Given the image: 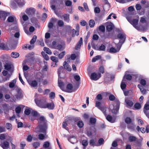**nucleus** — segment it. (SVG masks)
<instances>
[{"instance_id":"f257e3e1","label":"nucleus","mask_w":149,"mask_h":149,"mask_svg":"<svg viewBox=\"0 0 149 149\" xmlns=\"http://www.w3.org/2000/svg\"><path fill=\"white\" fill-rule=\"evenodd\" d=\"M95 106L99 109L103 113L104 115L106 117V119L109 122L111 123H114L115 122V120L113 119L112 116L110 115H107L106 113V107L104 105L101 104L100 102L97 101L95 103Z\"/></svg>"},{"instance_id":"f03ea898","label":"nucleus","mask_w":149,"mask_h":149,"mask_svg":"<svg viewBox=\"0 0 149 149\" xmlns=\"http://www.w3.org/2000/svg\"><path fill=\"white\" fill-rule=\"evenodd\" d=\"M52 45L55 49L59 51L63 50L65 47V44L64 41L61 39H57L54 40L52 42Z\"/></svg>"},{"instance_id":"7ed1b4c3","label":"nucleus","mask_w":149,"mask_h":149,"mask_svg":"<svg viewBox=\"0 0 149 149\" xmlns=\"http://www.w3.org/2000/svg\"><path fill=\"white\" fill-rule=\"evenodd\" d=\"M79 87V85L77 86H74L73 87L72 84L70 83L68 84L66 86L67 90H64V91L68 93H71L73 91H76Z\"/></svg>"},{"instance_id":"20e7f679","label":"nucleus","mask_w":149,"mask_h":149,"mask_svg":"<svg viewBox=\"0 0 149 149\" xmlns=\"http://www.w3.org/2000/svg\"><path fill=\"white\" fill-rule=\"evenodd\" d=\"M35 102L36 105L39 107L45 109L46 103L45 100L35 99Z\"/></svg>"},{"instance_id":"39448f33","label":"nucleus","mask_w":149,"mask_h":149,"mask_svg":"<svg viewBox=\"0 0 149 149\" xmlns=\"http://www.w3.org/2000/svg\"><path fill=\"white\" fill-rule=\"evenodd\" d=\"M101 77L100 73H98L97 74L96 73L94 72L91 74L90 77L92 80L96 81L99 79Z\"/></svg>"},{"instance_id":"423d86ee","label":"nucleus","mask_w":149,"mask_h":149,"mask_svg":"<svg viewBox=\"0 0 149 149\" xmlns=\"http://www.w3.org/2000/svg\"><path fill=\"white\" fill-rule=\"evenodd\" d=\"M43 124V125H40L39 128L41 132L46 134V131L47 128V123Z\"/></svg>"},{"instance_id":"0eeeda50","label":"nucleus","mask_w":149,"mask_h":149,"mask_svg":"<svg viewBox=\"0 0 149 149\" xmlns=\"http://www.w3.org/2000/svg\"><path fill=\"white\" fill-rule=\"evenodd\" d=\"M120 102L118 101L116 102V105L113 109L111 110V112L114 114H116L118 112L119 109Z\"/></svg>"},{"instance_id":"6e6552de","label":"nucleus","mask_w":149,"mask_h":149,"mask_svg":"<svg viewBox=\"0 0 149 149\" xmlns=\"http://www.w3.org/2000/svg\"><path fill=\"white\" fill-rule=\"evenodd\" d=\"M8 12L4 11H0V18L2 20L4 21L7 16L8 15Z\"/></svg>"},{"instance_id":"1a4fd4ad","label":"nucleus","mask_w":149,"mask_h":149,"mask_svg":"<svg viewBox=\"0 0 149 149\" xmlns=\"http://www.w3.org/2000/svg\"><path fill=\"white\" fill-rule=\"evenodd\" d=\"M36 12V10L33 8H27L26 10V13L29 15H34Z\"/></svg>"},{"instance_id":"9d476101","label":"nucleus","mask_w":149,"mask_h":149,"mask_svg":"<svg viewBox=\"0 0 149 149\" xmlns=\"http://www.w3.org/2000/svg\"><path fill=\"white\" fill-rule=\"evenodd\" d=\"M117 38L122 40V42L123 43L125 42L126 38V35L124 33H119L117 35Z\"/></svg>"},{"instance_id":"9b49d317","label":"nucleus","mask_w":149,"mask_h":149,"mask_svg":"<svg viewBox=\"0 0 149 149\" xmlns=\"http://www.w3.org/2000/svg\"><path fill=\"white\" fill-rule=\"evenodd\" d=\"M89 144L91 146H98L99 144L97 143V140L96 138L92 139L90 140L89 141Z\"/></svg>"},{"instance_id":"f8f14e48","label":"nucleus","mask_w":149,"mask_h":149,"mask_svg":"<svg viewBox=\"0 0 149 149\" xmlns=\"http://www.w3.org/2000/svg\"><path fill=\"white\" fill-rule=\"evenodd\" d=\"M19 7H23L25 4V2L24 0H14Z\"/></svg>"},{"instance_id":"ddd939ff","label":"nucleus","mask_w":149,"mask_h":149,"mask_svg":"<svg viewBox=\"0 0 149 149\" xmlns=\"http://www.w3.org/2000/svg\"><path fill=\"white\" fill-rule=\"evenodd\" d=\"M54 107L55 105L53 102L46 103V105L45 109L47 108L49 109L53 110Z\"/></svg>"},{"instance_id":"4468645a","label":"nucleus","mask_w":149,"mask_h":149,"mask_svg":"<svg viewBox=\"0 0 149 149\" xmlns=\"http://www.w3.org/2000/svg\"><path fill=\"white\" fill-rule=\"evenodd\" d=\"M82 43V38H81L78 43L77 44L76 46L75 47V49L76 50H78V49H80L81 48Z\"/></svg>"},{"instance_id":"2eb2a0df","label":"nucleus","mask_w":149,"mask_h":149,"mask_svg":"<svg viewBox=\"0 0 149 149\" xmlns=\"http://www.w3.org/2000/svg\"><path fill=\"white\" fill-rule=\"evenodd\" d=\"M9 143L7 141H4L3 143H1V147L3 149H8L9 148Z\"/></svg>"},{"instance_id":"dca6fc26","label":"nucleus","mask_w":149,"mask_h":149,"mask_svg":"<svg viewBox=\"0 0 149 149\" xmlns=\"http://www.w3.org/2000/svg\"><path fill=\"white\" fill-rule=\"evenodd\" d=\"M114 27L113 24L111 22L107 26V30L109 32L111 31L113 29Z\"/></svg>"},{"instance_id":"f3484780","label":"nucleus","mask_w":149,"mask_h":149,"mask_svg":"<svg viewBox=\"0 0 149 149\" xmlns=\"http://www.w3.org/2000/svg\"><path fill=\"white\" fill-rule=\"evenodd\" d=\"M63 19L65 21L67 22H69L70 20L69 16L70 15L68 14H65L63 15Z\"/></svg>"},{"instance_id":"a211bd4d","label":"nucleus","mask_w":149,"mask_h":149,"mask_svg":"<svg viewBox=\"0 0 149 149\" xmlns=\"http://www.w3.org/2000/svg\"><path fill=\"white\" fill-rule=\"evenodd\" d=\"M139 22V19H134L132 20L131 24H132L133 26L136 29V25Z\"/></svg>"},{"instance_id":"6ab92c4d","label":"nucleus","mask_w":149,"mask_h":149,"mask_svg":"<svg viewBox=\"0 0 149 149\" xmlns=\"http://www.w3.org/2000/svg\"><path fill=\"white\" fill-rule=\"evenodd\" d=\"M63 66L64 67V68L66 69L67 70L69 71H70L71 70V68L69 67V65H68V64L67 63L66 61H64L63 63Z\"/></svg>"},{"instance_id":"aec40b11","label":"nucleus","mask_w":149,"mask_h":149,"mask_svg":"<svg viewBox=\"0 0 149 149\" xmlns=\"http://www.w3.org/2000/svg\"><path fill=\"white\" fill-rule=\"evenodd\" d=\"M102 96L101 94H98L95 98V100L96 102L97 101L99 102V101H101L102 99ZM96 102H95L96 103Z\"/></svg>"},{"instance_id":"412c9836","label":"nucleus","mask_w":149,"mask_h":149,"mask_svg":"<svg viewBox=\"0 0 149 149\" xmlns=\"http://www.w3.org/2000/svg\"><path fill=\"white\" fill-rule=\"evenodd\" d=\"M58 79L59 78H58ZM58 86L60 87V88L61 89V90L62 91H64V90L63 88L64 86V84L63 82V81H62L61 80L58 79Z\"/></svg>"},{"instance_id":"4be33fe9","label":"nucleus","mask_w":149,"mask_h":149,"mask_svg":"<svg viewBox=\"0 0 149 149\" xmlns=\"http://www.w3.org/2000/svg\"><path fill=\"white\" fill-rule=\"evenodd\" d=\"M34 47V45H30L29 44H26L24 45V46L22 47V48L23 49L26 48L28 47V49L29 50H31Z\"/></svg>"},{"instance_id":"5701e85b","label":"nucleus","mask_w":149,"mask_h":149,"mask_svg":"<svg viewBox=\"0 0 149 149\" xmlns=\"http://www.w3.org/2000/svg\"><path fill=\"white\" fill-rule=\"evenodd\" d=\"M39 120L40 123L44 124L47 123L46 120L43 116L40 117L39 118Z\"/></svg>"},{"instance_id":"b1692460","label":"nucleus","mask_w":149,"mask_h":149,"mask_svg":"<svg viewBox=\"0 0 149 149\" xmlns=\"http://www.w3.org/2000/svg\"><path fill=\"white\" fill-rule=\"evenodd\" d=\"M29 84L31 86L34 87H36L38 85V83L36 80L31 81Z\"/></svg>"},{"instance_id":"393cba45","label":"nucleus","mask_w":149,"mask_h":149,"mask_svg":"<svg viewBox=\"0 0 149 149\" xmlns=\"http://www.w3.org/2000/svg\"><path fill=\"white\" fill-rule=\"evenodd\" d=\"M7 47L6 46L5 44L1 42L0 40V49L3 50H7Z\"/></svg>"},{"instance_id":"a878e982","label":"nucleus","mask_w":149,"mask_h":149,"mask_svg":"<svg viewBox=\"0 0 149 149\" xmlns=\"http://www.w3.org/2000/svg\"><path fill=\"white\" fill-rule=\"evenodd\" d=\"M128 140L130 142H132L136 141L137 139L135 136H131L129 137Z\"/></svg>"},{"instance_id":"bb28decb","label":"nucleus","mask_w":149,"mask_h":149,"mask_svg":"<svg viewBox=\"0 0 149 149\" xmlns=\"http://www.w3.org/2000/svg\"><path fill=\"white\" fill-rule=\"evenodd\" d=\"M101 58V56L100 55H97L95 57H93L92 60V62H96L97 61H98L99 59H100Z\"/></svg>"},{"instance_id":"cd10ccee","label":"nucleus","mask_w":149,"mask_h":149,"mask_svg":"<svg viewBox=\"0 0 149 149\" xmlns=\"http://www.w3.org/2000/svg\"><path fill=\"white\" fill-rule=\"evenodd\" d=\"M6 127L7 129L9 131H10L12 129V124L10 123H7L6 125Z\"/></svg>"},{"instance_id":"c85d7f7f","label":"nucleus","mask_w":149,"mask_h":149,"mask_svg":"<svg viewBox=\"0 0 149 149\" xmlns=\"http://www.w3.org/2000/svg\"><path fill=\"white\" fill-rule=\"evenodd\" d=\"M19 56V54L18 53L16 52H13L11 54V56L13 58H17Z\"/></svg>"},{"instance_id":"c756f323","label":"nucleus","mask_w":149,"mask_h":149,"mask_svg":"<svg viewBox=\"0 0 149 149\" xmlns=\"http://www.w3.org/2000/svg\"><path fill=\"white\" fill-rule=\"evenodd\" d=\"M43 50L47 54L49 55H51L52 54V52L51 50L48 47H45L43 48Z\"/></svg>"},{"instance_id":"7c9ffc66","label":"nucleus","mask_w":149,"mask_h":149,"mask_svg":"<svg viewBox=\"0 0 149 149\" xmlns=\"http://www.w3.org/2000/svg\"><path fill=\"white\" fill-rule=\"evenodd\" d=\"M37 38V36H34L31 40L30 41V43L32 45H33L34 43L36 41V39Z\"/></svg>"},{"instance_id":"2f4dec72","label":"nucleus","mask_w":149,"mask_h":149,"mask_svg":"<svg viewBox=\"0 0 149 149\" xmlns=\"http://www.w3.org/2000/svg\"><path fill=\"white\" fill-rule=\"evenodd\" d=\"M55 20V19L54 18H51V22H49L48 24V27L49 29H51L52 28L53 24L52 22H54Z\"/></svg>"},{"instance_id":"473e14b6","label":"nucleus","mask_w":149,"mask_h":149,"mask_svg":"<svg viewBox=\"0 0 149 149\" xmlns=\"http://www.w3.org/2000/svg\"><path fill=\"white\" fill-rule=\"evenodd\" d=\"M149 110V104H146L144 105L143 111L146 116H147V110Z\"/></svg>"},{"instance_id":"72a5a7b5","label":"nucleus","mask_w":149,"mask_h":149,"mask_svg":"<svg viewBox=\"0 0 149 149\" xmlns=\"http://www.w3.org/2000/svg\"><path fill=\"white\" fill-rule=\"evenodd\" d=\"M50 59L52 61L55 63V65H56V63L58 62V58L56 56H52L50 57Z\"/></svg>"},{"instance_id":"f704fd0d","label":"nucleus","mask_w":149,"mask_h":149,"mask_svg":"<svg viewBox=\"0 0 149 149\" xmlns=\"http://www.w3.org/2000/svg\"><path fill=\"white\" fill-rule=\"evenodd\" d=\"M89 24L90 27H93L95 25V22L94 20L93 19L90 20L89 22Z\"/></svg>"},{"instance_id":"c9c22d12","label":"nucleus","mask_w":149,"mask_h":149,"mask_svg":"<svg viewBox=\"0 0 149 149\" xmlns=\"http://www.w3.org/2000/svg\"><path fill=\"white\" fill-rule=\"evenodd\" d=\"M41 54L46 60L47 61L49 59V58L48 55L47 54H46L45 52H41Z\"/></svg>"},{"instance_id":"e433bc0d","label":"nucleus","mask_w":149,"mask_h":149,"mask_svg":"<svg viewBox=\"0 0 149 149\" xmlns=\"http://www.w3.org/2000/svg\"><path fill=\"white\" fill-rule=\"evenodd\" d=\"M120 50V49L117 51L115 48L112 47L109 49V52L111 53H115L118 52Z\"/></svg>"},{"instance_id":"4c0bfd02","label":"nucleus","mask_w":149,"mask_h":149,"mask_svg":"<svg viewBox=\"0 0 149 149\" xmlns=\"http://www.w3.org/2000/svg\"><path fill=\"white\" fill-rule=\"evenodd\" d=\"M125 122L127 124H130L132 122V120L130 117H126L125 119Z\"/></svg>"},{"instance_id":"58836bf2","label":"nucleus","mask_w":149,"mask_h":149,"mask_svg":"<svg viewBox=\"0 0 149 149\" xmlns=\"http://www.w3.org/2000/svg\"><path fill=\"white\" fill-rule=\"evenodd\" d=\"M99 73L102 74H103L104 72V67L102 66H101L99 68Z\"/></svg>"},{"instance_id":"ea45409f","label":"nucleus","mask_w":149,"mask_h":149,"mask_svg":"<svg viewBox=\"0 0 149 149\" xmlns=\"http://www.w3.org/2000/svg\"><path fill=\"white\" fill-rule=\"evenodd\" d=\"M5 68L8 70H9L11 68V65L9 63H7L4 65Z\"/></svg>"},{"instance_id":"a19ab883","label":"nucleus","mask_w":149,"mask_h":149,"mask_svg":"<svg viewBox=\"0 0 149 149\" xmlns=\"http://www.w3.org/2000/svg\"><path fill=\"white\" fill-rule=\"evenodd\" d=\"M57 24L59 27H63L64 26V23L62 20H58L57 22Z\"/></svg>"},{"instance_id":"79ce46f5","label":"nucleus","mask_w":149,"mask_h":149,"mask_svg":"<svg viewBox=\"0 0 149 149\" xmlns=\"http://www.w3.org/2000/svg\"><path fill=\"white\" fill-rule=\"evenodd\" d=\"M99 30L102 32H104L105 31V27L103 25H101L99 26Z\"/></svg>"},{"instance_id":"37998d69","label":"nucleus","mask_w":149,"mask_h":149,"mask_svg":"<svg viewBox=\"0 0 149 149\" xmlns=\"http://www.w3.org/2000/svg\"><path fill=\"white\" fill-rule=\"evenodd\" d=\"M105 48L106 47L103 44H102L97 50L99 51H104L105 50Z\"/></svg>"},{"instance_id":"c03bdc74","label":"nucleus","mask_w":149,"mask_h":149,"mask_svg":"<svg viewBox=\"0 0 149 149\" xmlns=\"http://www.w3.org/2000/svg\"><path fill=\"white\" fill-rule=\"evenodd\" d=\"M64 69V68L62 66H61L59 67V68L58 69V76L59 78H61L60 77V74L61 73V71L62 70Z\"/></svg>"},{"instance_id":"a18cd8bd","label":"nucleus","mask_w":149,"mask_h":149,"mask_svg":"<svg viewBox=\"0 0 149 149\" xmlns=\"http://www.w3.org/2000/svg\"><path fill=\"white\" fill-rule=\"evenodd\" d=\"M65 54V51L62 52L60 54H59L58 56V57L59 59H62L63 57L64 56Z\"/></svg>"},{"instance_id":"49530a36","label":"nucleus","mask_w":149,"mask_h":149,"mask_svg":"<svg viewBox=\"0 0 149 149\" xmlns=\"http://www.w3.org/2000/svg\"><path fill=\"white\" fill-rule=\"evenodd\" d=\"M40 145L39 143L38 142H34L33 144V146L35 148H36L38 147Z\"/></svg>"},{"instance_id":"de8ad7c7","label":"nucleus","mask_w":149,"mask_h":149,"mask_svg":"<svg viewBox=\"0 0 149 149\" xmlns=\"http://www.w3.org/2000/svg\"><path fill=\"white\" fill-rule=\"evenodd\" d=\"M77 126L79 128H82L84 126V123L82 121H79L77 123Z\"/></svg>"},{"instance_id":"09e8293b","label":"nucleus","mask_w":149,"mask_h":149,"mask_svg":"<svg viewBox=\"0 0 149 149\" xmlns=\"http://www.w3.org/2000/svg\"><path fill=\"white\" fill-rule=\"evenodd\" d=\"M90 122L91 124H95L96 122V119L93 118H91L90 119Z\"/></svg>"},{"instance_id":"8fccbe9b","label":"nucleus","mask_w":149,"mask_h":149,"mask_svg":"<svg viewBox=\"0 0 149 149\" xmlns=\"http://www.w3.org/2000/svg\"><path fill=\"white\" fill-rule=\"evenodd\" d=\"M55 97V94L54 92H52L49 95V97L51 99H54Z\"/></svg>"},{"instance_id":"3c124183","label":"nucleus","mask_w":149,"mask_h":149,"mask_svg":"<svg viewBox=\"0 0 149 149\" xmlns=\"http://www.w3.org/2000/svg\"><path fill=\"white\" fill-rule=\"evenodd\" d=\"M104 141V140L102 138H101L99 139L98 141V143H97L99 144V146L103 144Z\"/></svg>"},{"instance_id":"603ef678","label":"nucleus","mask_w":149,"mask_h":149,"mask_svg":"<svg viewBox=\"0 0 149 149\" xmlns=\"http://www.w3.org/2000/svg\"><path fill=\"white\" fill-rule=\"evenodd\" d=\"M126 77V79L129 81L131 80L132 78V76L130 74H127L126 75H125L124 76Z\"/></svg>"},{"instance_id":"864d4df0","label":"nucleus","mask_w":149,"mask_h":149,"mask_svg":"<svg viewBox=\"0 0 149 149\" xmlns=\"http://www.w3.org/2000/svg\"><path fill=\"white\" fill-rule=\"evenodd\" d=\"M116 97L113 94H111L109 96V99L111 101H113L115 100Z\"/></svg>"},{"instance_id":"5fc2aeb1","label":"nucleus","mask_w":149,"mask_h":149,"mask_svg":"<svg viewBox=\"0 0 149 149\" xmlns=\"http://www.w3.org/2000/svg\"><path fill=\"white\" fill-rule=\"evenodd\" d=\"M14 18L13 16H10L7 19V21L9 22H14Z\"/></svg>"},{"instance_id":"6e6d98bb","label":"nucleus","mask_w":149,"mask_h":149,"mask_svg":"<svg viewBox=\"0 0 149 149\" xmlns=\"http://www.w3.org/2000/svg\"><path fill=\"white\" fill-rule=\"evenodd\" d=\"M21 110V108L20 107H17L15 108V111L16 113H20Z\"/></svg>"},{"instance_id":"4d7b16f0","label":"nucleus","mask_w":149,"mask_h":149,"mask_svg":"<svg viewBox=\"0 0 149 149\" xmlns=\"http://www.w3.org/2000/svg\"><path fill=\"white\" fill-rule=\"evenodd\" d=\"M49 143L48 141H46L44 143L43 146L45 148H47L49 147Z\"/></svg>"},{"instance_id":"13d9d810","label":"nucleus","mask_w":149,"mask_h":149,"mask_svg":"<svg viewBox=\"0 0 149 149\" xmlns=\"http://www.w3.org/2000/svg\"><path fill=\"white\" fill-rule=\"evenodd\" d=\"M126 103L127 105L130 107H132L133 105V102L130 100H128L127 101Z\"/></svg>"},{"instance_id":"bf43d9fd","label":"nucleus","mask_w":149,"mask_h":149,"mask_svg":"<svg viewBox=\"0 0 149 149\" xmlns=\"http://www.w3.org/2000/svg\"><path fill=\"white\" fill-rule=\"evenodd\" d=\"M88 144V141L86 140H84L82 141V144L85 147H86L87 146Z\"/></svg>"},{"instance_id":"052dcab7","label":"nucleus","mask_w":149,"mask_h":149,"mask_svg":"<svg viewBox=\"0 0 149 149\" xmlns=\"http://www.w3.org/2000/svg\"><path fill=\"white\" fill-rule=\"evenodd\" d=\"M134 107L136 109H139L141 108V105L139 103H137L135 104Z\"/></svg>"},{"instance_id":"680f3d73","label":"nucleus","mask_w":149,"mask_h":149,"mask_svg":"<svg viewBox=\"0 0 149 149\" xmlns=\"http://www.w3.org/2000/svg\"><path fill=\"white\" fill-rule=\"evenodd\" d=\"M94 12L96 13H99L100 12V10L98 7H96L94 10Z\"/></svg>"},{"instance_id":"e2e57ef3","label":"nucleus","mask_w":149,"mask_h":149,"mask_svg":"<svg viewBox=\"0 0 149 149\" xmlns=\"http://www.w3.org/2000/svg\"><path fill=\"white\" fill-rule=\"evenodd\" d=\"M6 134H1L0 135V140H3L5 139H6Z\"/></svg>"},{"instance_id":"0e129e2a","label":"nucleus","mask_w":149,"mask_h":149,"mask_svg":"<svg viewBox=\"0 0 149 149\" xmlns=\"http://www.w3.org/2000/svg\"><path fill=\"white\" fill-rule=\"evenodd\" d=\"M65 4L67 6H70L72 4V2L70 0L66 1L65 2Z\"/></svg>"},{"instance_id":"69168bd1","label":"nucleus","mask_w":149,"mask_h":149,"mask_svg":"<svg viewBox=\"0 0 149 149\" xmlns=\"http://www.w3.org/2000/svg\"><path fill=\"white\" fill-rule=\"evenodd\" d=\"M140 83L142 85L144 86L146 84V82L145 80L142 79L140 80Z\"/></svg>"},{"instance_id":"338daca9","label":"nucleus","mask_w":149,"mask_h":149,"mask_svg":"<svg viewBox=\"0 0 149 149\" xmlns=\"http://www.w3.org/2000/svg\"><path fill=\"white\" fill-rule=\"evenodd\" d=\"M45 138V136L42 134H40L38 135V138L40 140H43Z\"/></svg>"},{"instance_id":"774afa93","label":"nucleus","mask_w":149,"mask_h":149,"mask_svg":"<svg viewBox=\"0 0 149 149\" xmlns=\"http://www.w3.org/2000/svg\"><path fill=\"white\" fill-rule=\"evenodd\" d=\"M126 86V84L123 82H121L120 84V87L123 90L125 88Z\"/></svg>"}]
</instances>
